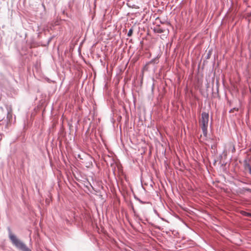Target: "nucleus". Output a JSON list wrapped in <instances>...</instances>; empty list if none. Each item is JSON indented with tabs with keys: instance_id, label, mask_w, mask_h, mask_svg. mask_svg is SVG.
Masks as SVG:
<instances>
[{
	"instance_id": "f257e3e1",
	"label": "nucleus",
	"mask_w": 251,
	"mask_h": 251,
	"mask_svg": "<svg viewBox=\"0 0 251 251\" xmlns=\"http://www.w3.org/2000/svg\"><path fill=\"white\" fill-rule=\"evenodd\" d=\"M9 238L13 245L22 251H31L22 241L19 239L11 231L9 232Z\"/></svg>"
},
{
	"instance_id": "f03ea898",
	"label": "nucleus",
	"mask_w": 251,
	"mask_h": 251,
	"mask_svg": "<svg viewBox=\"0 0 251 251\" xmlns=\"http://www.w3.org/2000/svg\"><path fill=\"white\" fill-rule=\"evenodd\" d=\"M209 122V114L206 112H202L201 114V118L199 121L200 126H201L205 137L207 135V127Z\"/></svg>"
},
{
	"instance_id": "7ed1b4c3",
	"label": "nucleus",
	"mask_w": 251,
	"mask_h": 251,
	"mask_svg": "<svg viewBox=\"0 0 251 251\" xmlns=\"http://www.w3.org/2000/svg\"><path fill=\"white\" fill-rule=\"evenodd\" d=\"M154 31L157 33H161L164 32V30L160 27H157L154 29Z\"/></svg>"
},
{
	"instance_id": "20e7f679",
	"label": "nucleus",
	"mask_w": 251,
	"mask_h": 251,
	"mask_svg": "<svg viewBox=\"0 0 251 251\" xmlns=\"http://www.w3.org/2000/svg\"><path fill=\"white\" fill-rule=\"evenodd\" d=\"M151 62L148 63L145 65V66L144 67L143 69V71H147L149 69V65Z\"/></svg>"
},
{
	"instance_id": "39448f33",
	"label": "nucleus",
	"mask_w": 251,
	"mask_h": 251,
	"mask_svg": "<svg viewBox=\"0 0 251 251\" xmlns=\"http://www.w3.org/2000/svg\"><path fill=\"white\" fill-rule=\"evenodd\" d=\"M132 33H133V29L130 28L127 33V36L128 37H130L132 35Z\"/></svg>"
},
{
	"instance_id": "423d86ee",
	"label": "nucleus",
	"mask_w": 251,
	"mask_h": 251,
	"mask_svg": "<svg viewBox=\"0 0 251 251\" xmlns=\"http://www.w3.org/2000/svg\"><path fill=\"white\" fill-rule=\"evenodd\" d=\"M249 172L251 174V168L249 169Z\"/></svg>"
},
{
	"instance_id": "0eeeda50",
	"label": "nucleus",
	"mask_w": 251,
	"mask_h": 251,
	"mask_svg": "<svg viewBox=\"0 0 251 251\" xmlns=\"http://www.w3.org/2000/svg\"><path fill=\"white\" fill-rule=\"evenodd\" d=\"M247 191H250V190L249 189H247Z\"/></svg>"
}]
</instances>
